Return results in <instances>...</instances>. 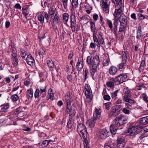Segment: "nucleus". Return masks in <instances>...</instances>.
<instances>
[{
	"instance_id": "nucleus-44",
	"label": "nucleus",
	"mask_w": 148,
	"mask_h": 148,
	"mask_svg": "<svg viewBox=\"0 0 148 148\" xmlns=\"http://www.w3.org/2000/svg\"><path fill=\"white\" fill-rule=\"evenodd\" d=\"M54 22L57 25L59 22V17L56 14L55 15V16L53 18Z\"/></svg>"
},
{
	"instance_id": "nucleus-31",
	"label": "nucleus",
	"mask_w": 148,
	"mask_h": 148,
	"mask_svg": "<svg viewBox=\"0 0 148 148\" xmlns=\"http://www.w3.org/2000/svg\"><path fill=\"white\" fill-rule=\"evenodd\" d=\"M22 13L24 15L25 17L27 18V16L29 13V11L27 8H22Z\"/></svg>"
},
{
	"instance_id": "nucleus-41",
	"label": "nucleus",
	"mask_w": 148,
	"mask_h": 148,
	"mask_svg": "<svg viewBox=\"0 0 148 148\" xmlns=\"http://www.w3.org/2000/svg\"><path fill=\"white\" fill-rule=\"evenodd\" d=\"M72 109L71 105H66V113L69 114L72 111Z\"/></svg>"
},
{
	"instance_id": "nucleus-61",
	"label": "nucleus",
	"mask_w": 148,
	"mask_h": 148,
	"mask_svg": "<svg viewBox=\"0 0 148 148\" xmlns=\"http://www.w3.org/2000/svg\"><path fill=\"white\" fill-rule=\"evenodd\" d=\"M22 108H23L24 109H25V108L24 107H19L18 108L16 111V114H19L20 112H22L21 109H22Z\"/></svg>"
},
{
	"instance_id": "nucleus-22",
	"label": "nucleus",
	"mask_w": 148,
	"mask_h": 148,
	"mask_svg": "<svg viewBox=\"0 0 148 148\" xmlns=\"http://www.w3.org/2000/svg\"><path fill=\"white\" fill-rule=\"evenodd\" d=\"M140 123L141 124L143 125L148 124V116L141 118L140 119Z\"/></svg>"
},
{
	"instance_id": "nucleus-58",
	"label": "nucleus",
	"mask_w": 148,
	"mask_h": 148,
	"mask_svg": "<svg viewBox=\"0 0 148 148\" xmlns=\"http://www.w3.org/2000/svg\"><path fill=\"white\" fill-rule=\"evenodd\" d=\"M76 24H71V27L73 32H75V25Z\"/></svg>"
},
{
	"instance_id": "nucleus-64",
	"label": "nucleus",
	"mask_w": 148,
	"mask_h": 148,
	"mask_svg": "<svg viewBox=\"0 0 148 148\" xmlns=\"http://www.w3.org/2000/svg\"><path fill=\"white\" fill-rule=\"evenodd\" d=\"M90 47L92 49H95L96 47V45L94 43L91 42L90 43Z\"/></svg>"
},
{
	"instance_id": "nucleus-20",
	"label": "nucleus",
	"mask_w": 148,
	"mask_h": 148,
	"mask_svg": "<svg viewBox=\"0 0 148 148\" xmlns=\"http://www.w3.org/2000/svg\"><path fill=\"white\" fill-rule=\"evenodd\" d=\"M109 73L112 75H114L118 71L117 68L116 67L113 66L110 67L109 69Z\"/></svg>"
},
{
	"instance_id": "nucleus-25",
	"label": "nucleus",
	"mask_w": 148,
	"mask_h": 148,
	"mask_svg": "<svg viewBox=\"0 0 148 148\" xmlns=\"http://www.w3.org/2000/svg\"><path fill=\"white\" fill-rule=\"evenodd\" d=\"M114 34L116 36L117 35L116 32L117 30V26L118 25V20L117 19H115L114 22Z\"/></svg>"
},
{
	"instance_id": "nucleus-54",
	"label": "nucleus",
	"mask_w": 148,
	"mask_h": 148,
	"mask_svg": "<svg viewBox=\"0 0 148 148\" xmlns=\"http://www.w3.org/2000/svg\"><path fill=\"white\" fill-rule=\"evenodd\" d=\"M103 98L105 100L107 101H109L111 99L110 96L108 95H104Z\"/></svg>"
},
{
	"instance_id": "nucleus-19",
	"label": "nucleus",
	"mask_w": 148,
	"mask_h": 148,
	"mask_svg": "<svg viewBox=\"0 0 148 148\" xmlns=\"http://www.w3.org/2000/svg\"><path fill=\"white\" fill-rule=\"evenodd\" d=\"M33 96V90L32 88L27 90L26 94V97L29 100H31Z\"/></svg>"
},
{
	"instance_id": "nucleus-1",
	"label": "nucleus",
	"mask_w": 148,
	"mask_h": 148,
	"mask_svg": "<svg viewBox=\"0 0 148 148\" xmlns=\"http://www.w3.org/2000/svg\"><path fill=\"white\" fill-rule=\"evenodd\" d=\"M127 118L123 115H120L117 117L112 122L110 126V130L111 132L113 134L116 133L117 127H122L123 125L126 123Z\"/></svg>"
},
{
	"instance_id": "nucleus-24",
	"label": "nucleus",
	"mask_w": 148,
	"mask_h": 148,
	"mask_svg": "<svg viewBox=\"0 0 148 148\" xmlns=\"http://www.w3.org/2000/svg\"><path fill=\"white\" fill-rule=\"evenodd\" d=\"M96 119L92 117L91 119V121L89 122L88 125L91 128H92L94 127L95 126Z\"/></svg>"
},
{
	"instance_id": "nucleus-18",
	"label": "nucleus",
	"mask_w": 148,
	"mask_h": 148,
	"mask_svg": "<svg viewBox=\"0 0 148 148\" xmlns=\"http://www.w3.org/2000/svg\"><path fill=\"white\" fill-rule=\"evenodd\" d=\"M26 61L27 64L31 66H32L34 63L35 61L34 58L30 55H29L27 56Z\"/></svg>"
},
{
	"instance_id": "nucleus-29",
	"label": "nucleus",
	"mask_w": 148,
	"mask_h": 148,
	"mask_svg": "<svg viewBox=\"0 0 148 148\" xmlns=\"http://www.w3.org/2000/svg\"><path fill=\"white\" fill-rule=\"evenodd\" d=\"M56 10V9L54 8H50L49 9V13L50 14L51 18H52L54 15Z\"/></svg>"
},
{
	"instance_id": "nucleus-46",
	"label": "nucleus",
	"mask_w": 148,
	"mask_h": 148,
	"mask_svg": "<svg viewBox=\"0 0 148 148\" xmlns=\"http://www.w3.org/2000/svg\"><path fill=\"white\" fill-rule=\"evenodd\" d=\"M20 50L21 52V55L22 57L23 58H25L27 55L26 52L25 50L22 49H21Z\"/></svg>"
},
{
	"instance_id": "nucleus-56",
	"label": "nucleus",
	"mask_w": 148,
	"mask_h": 148,
	"mask_svg": "<svg viewBox=\"0 0 148 148\" xmlns=\"http://www.w3.org/2000/svg\"><path fill=\"white\" fill-rule=\"evenodd\" d=\"M123 102V100L121 98H119L115 102V103L116 104H121Z\"/></svg>"
},
{
	"instance_id": "nucleus-12",
	"label": "nucleus",
	"mask_w": 148,
	"mask_h": 148,
	"mask_svg": "<svg viewBox=\"0 0 148 148\" xmlns=\"http://www.w3.org/2000/svg\"><path fill=\"white\" fill-rule=\"evenodd\" d=\"M119 20L120 23L126 25L128 21L127 17L123 13H122L119 18Z\"/></svg>"
},
{
	"instance_id": "nucleus-2",
	"label": "nucleus",
	"mask_w": 148,
	"mask_h": 148,
	"mask_svg": "<svg viewBox=\"0 0 148 148\" xmlns=\"http://www.w3.org/2000/svg\"><path fill=\"white\" fill-rule=\"evenodd\" d=\"M86 62L88 64L92 65L90 72L91 75H93L96 71L97 67L99 66L100 62L99 56H96L92 60L91 56H88L87 57Z\"/></svg>"
},
{
	"instance_id": "nucleus-35",
	"label": "nucleus",
	"mask_w": 148,
	"mask_h": 148,
	"mask_svg": "<svg viewBox=\"0 0 148 148\" xmlns=\"http://www.w3.org/2000/svg\"><path fill=\"white\" fill-rule=\"evenodd\" d=\"M125 105L126 106H127V107H126V108H123L122 109V111L125 114H130V112L129 110L127 109V108L128 107L127 103H126L125 104Z\"/></svg>"
},
{
	"instance_id": "nucleus-49",
	"label": "nucleus",
	"mask_w": 148,
	"mask_h": 148,
	"mask_svg": "<svg viewBox=\"0 0 148 148\" xmlns=\"http://www.w3.org/2000/svg\"><path fill=\"white\" fill-rule=\"evenodd\" d=\"M68 0H62L64 8L66 9L68 5Z\"/></svg>"
},
{
	"instance_id": "nucleus-62",
	"label": "nucleus",
	"mask_w": 148,
	"mask_h": 148,
	"mask_svg": "<svg viewBox=\"0 0 148 148\" xmlns=\"http://www.w3.org/2000/svg\"><path fill=\"white\" fill-rule=\"evenodd\" d=\"M131 17L134 20L136 21V14L134 13H132L131 15Z\"/></svg>"
},
{
	"instance_id": "nucleus-50",
	"label": "nucleus",
	"mask_w": 148,
	"mask_h": 148,
	"mask_svg": "<svg viewBox=\"0 0 148 148\" xmlns=\"http://www.w3.org/2000/svg\"><path fill=\"white\" fill-rule=\"evenodd\" d=\"M40 94L39 90L36 89L34 93V97L35 98H38L39 97V94Z\"/></svg>"
},
{
	"instance_id": "nucleus-33",
	"label": "nucleus",
	"mask_w": 148,
	"mask_h": 148,
	"mask_svg": "<svg viewBox=\"0 0 148 148\" xmlns=\"http://www.w3.org/2000/svg\"><path fill=\"white\" fill-rule=\"evenodd\" d=\"M108 132L106 129L102 130V138H105L108 136Z\"/></svg>"
},
{
	"instance_id": "nucleus-13",
	"label": "nucleus",
	"mask_w": 148,
	"mask_h": 148,
	"mask_svg": "<svg viewBox=\"0 0 148 148\" xmlns=\"http://www.w3.org/2000/svg\"><path fill=\"white\" fill-rule=\"evenodd\" d=\"M103 65L104 66H108L110 61L109 58V56L107 55L103 54Z\"/></svg>"
},
{
	"instance_id": "nucleus-63",
	"label": "nucleus",
	"mask_w": 148,
	"mask_h": 148,
	"mask_svg": "<svg viewBox=\"0 0 148 148\" xmlns=\"http://www.w3.org/2000/svg\"><path fill=\"white\" fill-rule=\"evenodd\" d=\"M145 87V86L144 84H142L139 85V86H137V88L138 90H141L143 88H144Z\"/></svg>"
},
{
	"instance_id": "nucleus-4",
	"label": "nucleus",
	"mask_w": 148,
	"mask_h": 148,
	"mask_svg": "<svg viewBox=\"0 0 148 148\" xmlns=\"http://www.w3.org/2000/svg\"><path fill=\"white\" fill-rule=\"evenodd\" d=\"M77 130L79 135L86 140L87 139V132L86 126L84 124L79 123L77 126Z\"/></svg>"
},
{
	"instance_id": "nucleus-38",
	"label": "nucleus",
	"mask_w": 148,
	"mask_h": 148,
	"mask_svg": "<svg viewBox=\"0 0 148 148\" xmlns=\"http://www.w3.org/2000/svg\"><path fill=\"white\" fill-rule=\"evenodd\" d=\"M73 123V121L71 119H70L69 121L67 123V127L68 128L70 129L71 128L72 125Z\"/></svg>"
},
{
	"instance_id": "nucleus-59",
	"label": "nucleus",
	"mask_w": 148,
	"mask_h": 148,
	"mask_svg": "<svg viewBox=\"0 0 148 148\" xmlns=\"http://www.w3.org/2000/svg\"><path fill=\"white\" fill-rule=\"evenodd\" d=\"M67 79L70 82H73V77L71 75H68L67 77Z\"/></svg>"
},
{
	"instance_id": "nucleus-21",
	"label": "nucleus",
	"mask_w": 148,
	"mask_h": 148,
	"mask_svg": "<svg viewBox=\"0 0 148 148\" xmlns=\"http://www.w3.org/2000/svg\"><path fill=\"white\" fill-rule=\"evenodd\" d=\"M9 104L8 103L1 105L0 106V112L6 111L9 108Z\"/></svg>"
},
{
	"instance_id": "nucleus-55",
	"label": "nucleus",
	"mask_w": 148,
	"mask_h": 148,
	"mask_svg": "<svg viewBox=\"0 0 148 148\" xmlns=\"http://www.w3.org/2000/svg\"><path fill=\"white\" fill-rule=\"evenodd\" d=\"M108 25L109 27L111 29L112 28V22L110 20H108L107 21Z\"/></svg>"
},
{
	"instance_id": "nucleus-11",
	"label": "nucleus",
	"mask_w": 148,
	"mask_h": 148,
	"mask_svg": "<svg viewBox=\"0 0 148 148\" xmlns=\"http://www.w3.org/2000/svg\"><path fill=\"white\" fill-rule=\"evenodd\" d=\"M46 87L47 86L45 84H42L40 86L39 90L40 95L42 97H44L46 96V92H47Z\"/></svg>"
},
{
	"instance_id": "nucleus-51",
	"label": "nucleus",
	"mask_w": 148,
	"mask_h": 148,
	"mask_svg": "<svg viewBox=\"0 0 148 148\" xmlns=\"http://www.w3.org/2000/svg\"><path fill=\"white\" fill-rule=\"evenodd\" d=\"M106 84L108 86L111 87L114 86V83L112 81H109L107 82Z\"/></svg>"
},
{
	"instance_id": "nucleus-27",
	"label": "nucleus",
	"mask_w": 148,
	"mask_h": 148,
	"mask_svg": "<svg viewBox=\"0 0 148 148\" xmlns=\"http://www.w3.org/2000/svg\"><path fill=\"white\" fill-rule=\"evenodd\" d=\"M90 24L91 25L90 28L93 32V34H96L97 33V32L96 31L95 23L91 21L90 22Z\"/></svg>"
},
{
	"instance_id": "nucleus-8",
	"label": "nucleus",
	"mask_w": 148,
	"mask_h": 148,
	"mask_svg": "<svg viewBox=\"0 0 148 148\" xmlns=\"http://www.w3.org/2000/svg\"><path fill=\"white\" fill-rule=\"evenodd\" d=\"M110 3L108 0H102V10L104 12L106 13L109 12Z\"/></svg>"
},
{
	"instance_id": "nucleus-34",
	"label": "nucleus",
	"mask_w": 148,
	"mask_h": 148,
	"mask_svg": "<svg viewBox=\"0 0 148 148\" xmlns=\"http://www.w3.org/2000/svg\"><path fill=\"white\" fill-rule=\"evenodd\" d=\"M126 25H124L122 23H120L119 32L124 31V29L126 28Z\"/></svg>"
},
{
	"instance_id": "nucleus-45",
	"label": "nucleus",
	"mask_w": 148,
	"mask_h": 148,
	"mask_svg": "<svg viewBox=\"0 0 148 148\" xmlns=\"http://www.w3.org/2000/svg\"><path fill=\"white\" fill-rule=\"evenodd\" d=\"M119 90H117L111 93V97L112 98H115L117 96L118 92Z\"/></svg>"
},
{
	"instance_id": "nucleus-9",
	"label": "nucleus",
	"mask_w": 148,
	"mask_h": 148,
	"mask_svg": "<svg viewBox=\"0 0 148 148\" xmlns=\"http://www.w3.org/2000/svg\"><path fill=\"white\" fill-rule=\"evenodd\" d=\"M122 55V63L119 64L118 66L119 69H122L123 67L125 64L127 59V55L128 54V52H123Z\"/></svg>"
},
{
	"instance_id": "nucleus-32",
	"label": "nucleus",
	"mask_w": 148,
	"mask_h": 148,
	"mask_svg": "<svg viewBox=\"0 0 148 148\" xmlns=\"http://www.w3.org/2000/svg\"><path fill=\"white\" fill-rule=\"evenodd\" d=\"M145 60H142L140 67L138 68L140 72H141L143 70L145 66Z\"/></svg>"
},
{
	"instance_id": "nucleus-26",
	"label": "nucleus",
	"mask_w": 148,
	"mask_h": 148,
	"mask_svg": "<svg viewBox=\"0 0 148 148\" xmlns=\"http://www.w3.org/2000/svg\"><path fill=\"white\" fill-rule=\"evenodd\" d=\"M71 24H76V17L75 14H72L70 16Z\"/></svg>"
},
{
	"instance_id": "nucleus-40",
	"label": "nucleus",
	"mask_w": 148,
	"mask_h": 148,
	"mask_svg": "<svg viewBox=\"0 0 148 148\" xmlns=\"http://www.w3.org/2000/svg\"><path fill=\"white\" fill-rule=\"evenodd\" d=\"M11 98L14 102H16L18 99L19 97L17 94H15L12 96Z\"/></svg>"
},
{
	"instance_id": "nucleus-53",
	"label": "nucleus",
	"mask_w": 148,
	"mask_h": 148,
	"mask_svg": "<svg viewBox=\"0 0 148 148\" xmlns=\"http://www.w3.org/2000/svg\"><path fill=\"white\" fill-rule=\"evenodd\" d=\"M142 96L143 98V100L146 102H148V100L147 97L145 93H143L142 95Z\"/></svg>"
},
{
	"instance_id": "nucleus-30",
	"label": "nucleus",
	"mask_w": 148,
	"mask_h": 148,
	"mask_svg": "<svg viewBox=\"0 0 148 148\" xmlns=\"http://www.w3.org/2000/svg\"><path fill=\"white\" fill-rule=\"evenodd\" d=\"M78 0H72L71 2V5L73 8H76L78 6Z\"/></svg>"
},
{
	"instance_id": "nucleus-42",
	"label": "nucleus",
	"mask_w": 148,
	"mask_h": 148,
	"mask_svg": "<svg viewBox=\"0 0 148 148\" xmlns=\"http://www.w3.org/2000/svg\"><path fill=\"white\" fill-rule=\"evenodd\" d=\"M102 132V131L101 130H98L97 131V138L99 139V141H100L101 140V139L102 138H101V135H102V133H101V132Z\"/></svg>"
},
{
	"instance_id": "nucleus-52",
	"label": "nucleus",
	"mask_w": 148,
	"mask_h": 148,
	"mask_svg": "<svg viewBox=\"0 0 148 148\" xmlns=\"http://www.w3.org/2000/svg\"><path fill=\"white\" fill-rule=\"evenodd\" d=\"M88 73V70L87 68H86L84 71V76H85V78L84 79V81H85L86 79L88 78L87 75Z\"/></svg>"
},
{
	"instance_id": "nucleus-6",
	"label": "nucleus",
	"mask_w": 148,
	"mask_h": 148,
	"mask_svg": "<svg viewBox=\"0 0 148 148\" xmlns=\"http://www.w3.org/2000/svg\"><path fill=\"white\" fill-rule=\"evenodd\" d=\"M127 76L126 74H121L115 77L114 81L115 84L119 85L126 81Z\"/></svg>"
},
{
	"instance_id": "nucleus-60",
	"label": "nucleus",
	"mask_w": 148,
	"mask_h": 148,
	"mask_svg": "<svg viewBox=\"0 0 148 148\" xmlns=\"http://www.w3.org/2000/svg\"><path fill=\"white\" fill-rule=\"evenodd\" d=\"M138 15L139 18L140 20H143L145 18V17L144 15L140 14H138Z\"/></svg>"
},
{
	"instance_id": "nucleus-17",
	"label": "nucleus",
	"mask_w": 148,
	"mask_h": 148,
	"mask_svg": "<svg viewBox=\"0 0 148 148\" xmlns=\"http://www.w3.org/2000/svg\"><path fill=\"white\" fill-rule=\"evenodd\" d=\"M71 96L70 93L69 92L66 93V95L65 96V99L66 104V105H71V102L72 100L71 99Z\"/></svg>"
},
{
	"instance_id": "nucleus-15",
	"label": "nucleus",
	"mask_w": 148,
	"mask_h": 148,
	"mask_svg": "<svg viewBox=\"0 0 148 148\" xmlns=\"http://www.w3.org/2000/svg\"><path fill=\"white\" fill-rule=\"evenodd\" d=\"M82 59H78L76 66L78 71H80L84 66L83 61Z\"/></svg>"
},
{
	"instance_id": "nucleus-36",
	"label": "nucleus",
	"mask_w": 148,
	"mask_h": 148,
	"mask_svg": "<svg viewBox=\"0 0 148 148\" xmlns=\"http://www.w3.org/2000/svg\"><path fill=\"white\" fill-rule=\"evenodd\" d=\"M131 95H125L123 97V99L124 101L128 102L130 99V97Z\"/></svg>"
},
{
	"instance_id": "nucleus-5",
	"label": "nucleus",
	"mask_w": 148,
	"mask_h": 148,
	"mask_svg": "<svg viewBox=\"0 0 148 148\" xmlns=\"http://www.w3.org/2000/svg\"><path fill=\"white\" fill-rule=\"evenodd\" d=\"M140 128L138 125L130 126L128 129V135L129 136H134L138 133L137 130L140 129Z\"/></svg>"
},
{
	"instance_id": "nucleus-43",
	"label": "nucleus",
	"mask_w": 148,
	"mask_h": 148,
	"mask_svg": "<svg viewBox=\"0 0 148 148\" xmlns=\"http://www.w3.org/2000/svg\"><path fill=\"white\" fill-rule=\"evenodd\" d=\"M111 105V103L110 102H108V103H105L104 104V107L106 109L109 110L110 107Z\"/></svg>"
},
{
	"instance_id": "nucleus-28",
	"label": "nucleus",
	"mask_w": 148,
	"mask_h": 148,
	"mask_svg": "<svg viewBox=\"0 0 148 148\" xmlns=\"http://www.w3.org/2000/svg\"><path fill=\"white\" fill-rule=\"evenodd\" d=\"M47 63L50 68L53 69L54 68V63L52 60H47Z\"/></svg>"
},
{
	"instance_id": "nucleus-3",
	"label": "nucleus",
	"mask_w": 148,
	"mask_h": 148,
	"mask_svg": "<svg viewBox=\"0 0 148 148\" xmlns=\"http://www.w3.org/2000/svg\"><path fill=\"white\" fill-rule=\"evenodd\" d=\"M85 93L86 97L85 103L87 108L90 107V105L89 103L91 102L92 99V95L90 86L86 84L85 86Z\"/></svg>"
},
{
	"instance_id": "nucleus-14",
	"label": "nucleus",
	"mask_w": 148,
	"mask_h": 148,
	"mask_svg": "<svg viewBox=\"0 0 148 148\" xmlns=\"http://www.w3.org/2000/svg\"><path fill=\"white\" fill-rule=\"evenodd\" d=\"M118 148H123L125 146V140L121 138H120L117 140Z\"/></svg>"
},
{
	"instance_id": "nucleus-37",
	"label": "nucleus",
	"mask_w": 148,
	"mask_h": 148,
	"mask_svg": "<svg viewBox=\"0 0 148 148\" xmlns=\"http://www.w3.org/2000/svg\"><path fill=\"white\" fill-rule=\"evenodd\" d=\"M123 92L125 95H131L130 91L129 90L128 87H126L123 89Z\"/></svg>"
},
{
	"instance_id": "nucleus-23",
	"label": "nucleus",
	"mask_w": 148,
	"mask_h": 148,
	"mask_svg": "<svg viewBox=\"0 0 148 148\" xmlns=\"http://www.w3.org/2000/svg\"><path fill=\"white\" fill-rule=\"evenodd\" d=\"M69 16L68 14L64 13L63 14V20L64 24H66L68 22Z\"/></svg>"
},
{
	"instance_id": "nucleus-10",
	"label": "nucleus",
	"mask_w": 148,
	"mask_h": 148,
	"mask_svg": "<svg viewBox=\"0 0 148 148\" xmlns=\"http://www.w3.org/2000/svg\"><path fill=\"white\" fill-rule=\"evenodd\" d=\"M115 12L114 13V15L115 17V19L116 18L117 19V16L123 12L122 10L121 5H115Z\"/></svg>"
},
{
	"instance_id": "nucleus-47",
	"label": "nucleus",
	"mask_w": 148,
	"mask_h": 148,
	"mask_svg": "<svg viewBox=\"0 0 148 148\" xmlns=\"http://www.w3.org/2000/svg\"><path fill=\"white\" fill-rule=\"evenodd\" d=\"M13 61V64L14 66H16L17 65L18 63V58H13L12 59Z\"/></svg>"
},
{
	"instance_id": "nucleus-39",
	"label": "nucleus",
	"mask_w": 148,
	"mask_h": 148,
	"mask_svg": "<svg viewBox=\"0 0 148 148\" xmlns=\"http://www.w3.org/2000/svg\"><path fill=\"white\" fill-rule=\"evenodd\" d=\"M112 111L111 112V113H112V115L113 116L117 115V113L116 114V113L117 111L118 112V111L117 110H116V108L114 106L112 107Z\"/></svg>"
},
{
	"instance_id": "nucleus-16",
	"label": "nucleus",
	"mask_w": 148,
	"mask_h": 148,
	"mask_svg": "<svg viewBox=\"0 0 148 148\" xmlns=\"http://www.w3.org/2000/svg\"><path fill=\"white\" fill-rule=\"evenodd\" d=\"M95 111L93 114V117L97 119L99 118L101 115V110L100 109H97V108H95Z\"/></svg>"
},
{
	"instance_id": "nucleus-7",
	"label": "nucleus",
	"mask_w": 148,
	"mask_h": 148,
	"mask_svg": "<svg viewBox=\"0 0 148 148\" xmlns=\"http://www.w3.org/2000/svg\"><path fill=\"white\" fill-rule=\"evenodd\" d=\"M37 17L38 20L42 24L44 23L45 18L47 20V22L49 19V14L46 12H45L44 14L42 13L38 15Z\"/></svg>"
},
{
	"instance_id": "nucleus-48",
	"label": "nucleus",
	"mask_w": 148,
	"mask_h": 148,
	"mask_svg": "<svg viewBox=\"0 0 148 148\" xmlns=\"http://www.w3.org/2000/svg\"><path fill=\"white\" fill-rule=\"evenodd\" d=\"M115 5H121L122 0H113Z\"/></svg>"
},
{
	"instance_id": "nucleus-57",
	"label": "nucleus",
	"mask_w": 148,
	"mask_h": 148,
	"mask_svg": "<svg viewBox=\"0 0 148 148\" xmlns=\"http://www.w3.org/2000/svg\"><path fill=\"white\" fill-rule=\"evenodd\" d=\"M54 97L53 94L52 93H51L50 94L49 97L48 99H47V100H48L49 99H51V100H53L54 99Z\"/></svg>"
}]
</instances>
